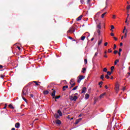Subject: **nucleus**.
<instances>
[{"label": "nucleus", "instance_id": "1", "mask_svg": "<svg viewBox=\"0 0 130 130\" xmlns=\"http://www.w3.org/2000/svg\"><path fill=\"white\" fill-rule=\"evenodd\" d=\"M30 92V89L27 88L26 87H24L22 91L21 96H27Z\"/></svg>", "mask_w": 130, "mask_h": 130}, {"label": "nucleus", "instance_id": "2", "mask_svg": "<svg viewBox=\"0 0 130 130\" xmlns=\"http://www.w3.org/2000/svg\"><path fill=\"white\" fill-rule=\"evenodd\" d=\"M76 31V27L72 26L69 28V30L67 31V33H74Z\"/></svg>", "mask_w": 130, "mask_h": 130}, {"label": "nucleus", "instance_id": "3", "mask_svg": "<svg viewBox=\"0 0 130 130\" xmlns=\"http://www.w3.org/2000/svg\"><path fill=\"white\" fill-rule=\"evenodd\" d=\"M85 79V76L83 75H80L78 77V79L77 80V82L81 83L82 80Z\"/></svg>", "mask_w": 130, "mask_h": 130}, {"label": "nucleus", "instance_id": "4", "mask_svg": "<svg viewBox=\"0 0 130 130\" xmlns=\"http://www.w3.org/2000/svg\"><path fill=\"white\" fill-rule=\"evenodd\" d=\"M70 99L72 101H77V99H78V96L77 95H75L74 96H70Z\"/></svg>", "mask_w": 130, "mask_h": 130}, {"label": "nucleus", "instance_id": "5", "mask_svg": "<svg viewBox=\"0 0 130 130\" xmlns=\"http://www.w3.org/2000/svg\"><path fill=\"white\" fill-rule=\"evenodd\" d=\"M70 85H71V86L70 87V89H72L74 86L76 85V83L74 82V79H71L70 80Z\"/></svg>", "mask_w": 130, "mask_h": 130}, {"label": "nucleus", "instance_id": "6", "mask_svg": "<svg viewBox=\"0 0 130 130\" xmlns=\"http://www.w3.org/2000/svg\"><path fill=\"white\" fill-rule=\"evenodd\" d=\"M115 91L116 93H118V91H119V84L118 83H116L115 84Z\"/></svg>", "mask_w": 130, "mask_h": 130}, {"label": "nucleus", "instance_id": "7", "mask_svg": "<svg viewBox=\"0 0 130 130\" xmlns=\"http://www.w3.org/2000/svg\"><path fill=\"white\" fill-rule=\"evenodd\" d=\"M21 126V124H20L19 122H17L15 124V126L16 128H19L20 126Z\"/></svg>", "mask_w": 130, "mask_h": 130}, {"label": "nucleus", "instance_id": "8", "mask_svg": "<svg viewBox=\"0 0 130 130\" xmlns=\"http://www.w3.org/2000/svg\"><path fill=\"white\" fill-rule=\"evenodd\" d=\"M52 90L53 91L52 93H51V95L52 97H54L55 96V93H56V91L53 90V89H52Z\"/></svg>", "mask_w": 130, "mask_h": 130}, {"label": "nucleus", "instance_id": "9", "mask_svg": "<svg viewBox=\"0 0 130 130\" xmlns=\"http://www.w3.org/2000/svg\"><path fill=\"white\" fill-rule=\"evenodd\" d=\"M82 18H83V15H80L77 18V21H81L82 20Z\"/></svg>", "mask_w": 130, "mask_h": 130}, {"label": "nucleus", "instance_id": "10", "mask_svg": "<svg viewBox=\"0 0 130 130\" xmlns=\"http://www.w3.org/2000/svg\"><path fill=\"white\" fill-rule=\"evenodd\" d=\"M56 124H61V121H60V120H57L56 121Z\"/></svg>", "mask_w": 130, "mask_h": 130}, {"label": "nucleus", "instance_id": "11", "mask_svg": "<svg viewBox=\"0 0 130 130\" xmlns=\"http://www.w3.org/2000/svg\"><path fill=\"white\" fill-rule=\"evenodd\" d=\"M81 120H82V118H79V119L76 120L75 122V124H78V123H79V122H80Z\"/></svg>", "mask_w": 130, "mask_h": 130}, {"label": "nucleus", "instance_id": "12", "mask_svg": "<svg viewBox=\"0 0 130 130\" xmlns=\"http://www.w3.org/2000/svg\"><path fill=\"white\" fill-rule=\"evenodd\" d=\"M68 88H69V86L68 85L64 86L62 87V90L63 91H66V89H68Z\"/></svg>", "mask_w": 130, "mask_h": 130}, {"label": "nucleus", "instance_id": "13", "mask_svg": "<svg viewBox=\"0 0 130 130\" xmlns=\"http://www.w3.org/2000/svg\"><path fill=\"white\" fill-rule=\"evenodd\" d=\"M90 97V95L89 94L86 93L85 95V99H89V98Z\"/></svg>", "mask_w": 130, "mask_h": 130}, {"label": "nucleus", "instance_id": "14", "mask_svg": "<svg viewBox=\"0 0 130 130\" xmlns=\"http://www.w3.org/2000/svg\"><path fill=\"white\" fill-rule=\"evenodd\" d=\"M86 90H87V88H86V87H84L82 89V93H86Z\"/></svg>", "mask_w": 130, "mask_h": 130}, {"label": "nucleus", "instance_id": "15", "mask_svg": "<svg viewBox=\"0 0 130 130\" xmlns=\"http://www.w3.org/2000/svg\"><path fill=\"white\" fill-rule=\"evenodd\" d=\"M97 28H98L100 30L101 29V23L99 22V24L97 25Z\"/></svg>", "mask_w": 130, "mask_h": 130}, {"label": "nucleus", "instance_id": "16", "mask_svg": "<svg viewBox=\"0 0 130 130\" xmlns=\"http://www.w3.org/2000/svg\"><path fill=\"white\" fill-rule=\"evenodd\" d=\"M57 113H58L59 116H62V113L61 112V111L60 110H58L57 111Z\"/></svg>", "mask_w": 130, "mask_h": 130}, {"label": "nucleus", "instance_id": "17", "mask_svg": "<svg viewBox=\"0 0 130 130\" xmlns=\"http://www.w3.org/2000/svg\"><path fill=\"white\" fill-rule=\"evenodd\" d=\"M106 94V93L104 92V93H102V94H101L100 95V98L101 99L102 98H103V97H104V95H105Z\"/></svg>", "mask_w": 130, "mask_h": 130}, {"label": "nucleus", "instance_id": "18", "mask_svg": "<svg viewBox=\"0 0 130 130\" xmlns=\"http://www.w3.org/2000/svg\"><path fill=\"white\" fill-rule=\"evenodd\" d=\"M53 98H54L55 99V101H56V99H59L60 98V95H57L56 96L53 97Z\"/></svg>", "mask_w": 130, "mask_h": 130}, {"label": "nucleus", "instance_id": "19", "mask_svg": "<svg viewBox=\"0 0 130 130\" xmlns=\"http://www.w3.org/2000/svg\"><path fill=\"white\" fill-rule=\"evenodd\" d=\"M32 83H33V82H30L28 83L26 85V86H25V87L26 88V87H29V86H31V85H32Z\"/></svg>", "mask_w": 130, "mask_h": 130}, {"label": "nucleus", "instance_id": "20", "mask_svg": "<svg viewBox=\"0 0 130 130\" xmlns=\"http://www.w3.org/2000/svg\"><path fill=\"white\" fill-rule=\"evenodd\" d=\"M9 108H11V109H15V107H14V106H13V105L12 104H10L9 105Z\"/></svg>", "mask_w": 130, "mask_h": 130}, {"label": "nucleus", "instance_id": "21", "mask_svg": "<svg viewBox=\"0 0 130 130\" xmlns=\"http://www.w3.org/2000/svg\"><path fill=\"white\" fill-rule=\"evenodd\" d=\"M43 93L44 95H47V94H48L49 92L48 91V90H45L43 91Z\"/></svg>", "mask_w": 130, "mask_h": 130}, {"label": "nucleus", "instance_id": "22", "mask_svg": "<svg viewBox=\"0 0 130 130\" xmlns=\"http://www.w3.org/2000/svg\"><path fill=\"white\" fill-rule=\"evenodd\" d=\"M87 69H86V68H82V73H83V74H85V72H86Z\"/></svg>", "mask_w": 130, "mask_h": 130}, {"label": "nucleus", "instance_id": "23", "mask_svg": "<svg viewBox=\"0 0 130 130\" xmlns=\"http://www.w3.org/2000/svg\"><path fill=\"white\" fill-rule=\"evenodd\" d=\"M99 53L98 52V51L95 52V53L94 54V56L93 57V59H94V58H95V57H96V56H97L98 55Z\"/></svg>", "mask_w": 130, "mask_h": 130}, {"label": "nucleus", "instance_id": "24", "mask_svg": "<svg viewBox=\"0 0 130 130\" xmlns=\"http://www.w3.org/2000/svg\"><path fill=\"white\" fill-rule=\"evenodd\" d=\"M54 117H55V118H56V119L59 118V115H58V114H55Z\"/></svg>", "mask_w": 130, "mask_h": 130}, {"label": "nucleus", "instance_id": "25", "mask_svg": "<svg viewBox=\"0 0 130 130\" xmlns=\"http://www.w3.org/2000/svg\"><path fill=\"white\" fill-rule=\"evenodd\" d=\"M119 61V60L118 59H116L115 61H114V65L116 66V64H117V62H118Z\"/></svg>", "mask_w": 130, "mask_h": 130}, {"label": "nucleus", "instance_id": "26", "mask_svg": "<svg viewBox=\"0 0 130 130\" xmlns=\"http://www.w3.org/2000/svg\"><path fill=\"white\" fill-rule=\"evenodd\" d=\"M101 79L102 80V81H104V75L103 74L101 76Z\"/></svg>", "mask_w": 130, "mask_h": 130}, {"label": "nucleus", "instance_id": "27", "mask_svg": "<svg viewBox=\"0 0 130 130\" xmlns=\"http://www.w3.org/2000/svg\"><path fill=\"white\" fill-rule=\"evenodd\" d=\"M101 43H102V39L100 40H99L98 41V45H100V44H101Z\"/></svg>", "mask_w": 130, "mask_h": 130}, {"label": "nucleus", "instance_id": "28", "mask_svg": "<svg viewBox=\"0 0 130 130\" xmlns=\"http://www.w3.org/2000/svg\"><path fill=\"white\" fill-rule=\"evenodd\" d=\"M113 70H114V66H112L111 67V73H113Z\"/></svg>", "mask_w": 130, "mask_h": 130}, {"label": "nucleus", "instance_id": "29", "mask_svg": "<svg viewBox=\"0 0 130 130\" xmlns=\"http://www.w3.org/2000/svg\"><path fill=\"white\" fill-rule=\"evenodd\" d=\"M107 13L105 12L104 13H103L102 16H101V18H102V19H103V18H104V16H105V15H106Z\"/></svg>", "mask_w": 130, "mask_h": 130}, {"label": "nucleus", "instance_id": "30", "mask_svg": "<svg viewBox=\"0 0 130 130\" xmlns=\"http://www.w3.org/2000/svg\"><path fill=\"white\" fill-rule=\"evenodd\" d=\"M113 29H114V26L113 25H111L110 30H111V31H112V32H113V30H112Z\"/></svg>", "mask_w": 130, "mask_h": 130}, {"label": "nucleus", "instance_id": "31", "mask_svg": "<svg viewBox=\"0 0 130 130\" xmlns=\"http://www.w3.org/2000/svg\"><path fill=\"white\" fill-rule=\"evenodd\" d=\"M107 75H108V76H110V75H111V74H112V72H111H111L109 71H108V72H107Z\"/></svg>", "mask_w": 130, "mask_h": 130}, {"label": "nucleus", "instance_id": "32", "mask_svg": "<svg viewBox=\"0 0 130 130\" xmlns=\"http://www.w3.org/2000/svg\"><path fill=\"white\" fill-rule=\"evenodd\" d=\"M78 89V86H75L74 88L72 89V91H75V90H77Z\"/></svg>", "mask_w": 130, "mask_h": 130}, {"label": "nucleus", "instance_id": "33", "mask_svg": "<svg viewBox=\"0 0 130 130\" xmlns=\"http://www.w3.org/2000/svg\"><path fill=\"white\" fill-rule=\"evenodd\" d=\"M97 32L99 34V36H100V35H101L100 29H98Z\"/></svg>", "mask_w": 130, "mask_h": 130}, {"label": "nucleus", "instance_id": "34", "mask_svg": "<svg viewBox=\"0 0 130 130\" xmlns=\"http://www.w3.org/2000/svg\"><path fill=\"white\" fill-rule=\"evenodd\" d=\"M103 72H105V73L107 72V68H104Z\"/></svg>", "mask_w": 130, "mask_h": 130}, {"label": "nucleus", "instance_id": "35", "mask_svg": "<svg viewBox=\"0 0 130 130\" xmlns=\"http://www.w3.org/2000/svg\"><path fill=\"white\" fill-rule=\"evenodd\" d=\"M85 38H86L85 36H82L81 37V40H82V41L85 40Z\"/></svg>", "mask_w": 130, "mask_h": 130}, {"label": "nucleus", "instance_id": "36", "mask_svg": "<svg viewBox=\"0 0 130 130\" xmlns=\"http://www.w3.org/2000/svg\"><path fill=\"white\" fill-rule=\"evenodd\" d=\"M22 99L25 101V102H27V99H26L25 98H24V96H22Z\"/></svg>", "mask_w": 130, "mask_h": 130}, {"label": "nucleus", "instance_id": "37", "mask_svg": "<svg viewBox=\"0 0 130 130\" xmlns=\"http://www.w3.org/2000/svg\"><path fill=\"white\" fill-rule=\"evenodd\" d=\"M32 83H35L36 86H39V84H38L37 81H33Z\"/></svg>", "mask_w": 130, "mask_h": 130}, {"label": "nucleus", "instance_id": "38", "mask_svg": "<svg viewBox=\"0 0 130 130\" xmlns=\"http://www.w3.org/2000/svg\"><path fill=\"white\" fill-rule=\"evenodd\" d=\"M84 62L85 64H87V63H88V60H87V59H85Z\"/></svg>", "mask_w": 130, "mask_h": 130}, {"label": "nucleus", "instance_id": "39", "mask_svg": "<svg viewBox=\"0 0 130 130\" xmlns=\"http://www.w3.org/2000/svg\"><path fill=\"white\" fill-rule=\"evenodd\" d=\"M105 78L106 79H109V76H108V74H107L105 75Z\"/></svg>", "mask_w": 130, "mask_h": 130}, {"label": "nucleus", "instance_id": "40", "mask_svg": "<svg viewBox=\"0 0 130 130\" xmlns=\"http://www.w3.org/2000/svg\"><path fill=\"white\" fill-rule=\"evenodd\" d=\"M5 77H6L5 75H1V78H2V79H4V78H5Z\"/></svg>", "mask_w": 130, "mask_h": 130}, {"label": "nucleus", "instance_id": "41", "mask_svg": "<svg viewBox=\"0 0 130 130\" xmlns=\"http://www.w3.org/2000/svg\"><path fill=\"white\" fill-rule=\"evenodd\" d=\"M125 30H126V27L124 26V29L123 30V33H124V31H125Z\"/></svg>", "mask_w": 130, "mask_h": 130}, {"label": "nucleus", "instance_id": "42", "mask_svg": "<svg viewBox=\"0 0 130 130\" xmlns=\"http://www.w3.org/2000/svg\"><path fill=\"white\" fill-rule=\"evenodd\" d=\"M103 81H101L99 83V85H103Z\"/></svg>", "mask_w": 130, "mask_h": 130}, {"label": "nucleus", "instance_id": "43", "mask_svg": "<svg viewBox=\"0 0 130 130\" xmlns=\"http://www.w3.org/2000/svg\"><path fill=\"white\" fill-rule=\"evenodd\" d=\"M118 52V51H117V50H115L114 51V54H116V53H117Z\"/></svg>", "mask_w": 130, "mask_h": 130}, {"label": "nucleus", "instance_id": "44", "mask_svg": "<svg viewBox=\"0 0 130 130\" xmlns=\"http://www.w3.org/2000/svg\"><path fill=\"white\" fill-rule=\"evenodd\" d=\"M127 30H126V32H125V36H124V38H126V35H127Z\"/></svg>", "mask_w": 130, "mask_h": 130}, {"label": "nucleus", "instance_id": "45", "mask_svg": "<svg viewBox=\"0 0 130 130\" xmlns=\"http://www.w3.org/2000/svg\"><path fill=\"white\" fill-rule=\"evenodd\" d=\"M115 48H116V45L114 44L113 49H114V50L115 49Z\"/></svg>", "mask_w": 130, "mask_h": 130}, {"label": "nucleus", "instance_id": "46", "mask_svg": "<svg viewBox=\"0 0 130 130\" xmlns=\"http://www.w3.org/2000/svg\"><path fill=\"white\" fill-rule=\"evenodd\" d=\"M108 52H109V53L112 52V51L111 50V49H108Z\"/></svg>", "mask_w": 130, "mask_h": 130}, {"label": "nucleus", "instance_id": "47", "mask_svg": "<svg viewBox=\"0 0 130 130\" xmlns=\"http://www.w3.org/2000/svg\"><path fill=\"white\" fill-rule=\"evenodd\" d=\"M127 10H129L130 9V5H128L126 8Z\"/></svg>", "mask_w": 130, "mask_h": 130}, {"label": "nucleus", "instance_id": "48", "mask_svg": "<svg viewBox=\"0 0 130 130\" xmlns=\"http://www.w3.org/2000/svg\"><path fill=\"white\" fill-rule=\"evenodd\" d=\"M7 106H8V105L7 104H6L5 106L4 107V109H6V108H7Z\"/></svg>", "mask_w": 130, "mask_h": 130}, {"label": "nucleus", "instance_id": "49", "mask_svg": "<svg viewBox=\"0 0 130 130\" xmlns=\"http://www.w3.org/2000/svg\"><path fill=\"white\" fill-rule=\"evenodd\" d=\"M110 35H111V36L113 37V36H114V34H113V32H111L110 34Z\"/></svg>", "mask_w": 130, "mask_h": 130}, {"label": "nucleus", "instance_id": "50", "mask_svg": "<svg viewBox=\"0 0 130 130\" xmlns=\"http://www.w3.org/2000/svg\"><path fill=\"white\" fill-rule=\"evenodd\" d=\"M108 44V43L106 42V43H105L104 45H105V46H107Z\"/></svg>", "mask_w": 130, "mask_h": 130}, {"label": "nucleus", "instance_id": "51", "mask_svg": "<svg viewBox=\"0 0 130 130\" xmlns=\"http://www.w3.org/2000/svg\"><path fill=\"white\" fill-rule=\"evenodd\" d=\"M122 51V49L121 48L119 49V52H121Z\"/></svg>", "mask_w": 130, "mask_h": 130}, {"label": "nucleus", "instance_id": "52", "mask_svg": "<svg viewBox=\"0 0 130 130\" xmlns=\"http://www.w3.org/2000/svg\"><path fill=\"white\" fill-rule=\"evenodd\" d=\"M30 97H31V98H33V97H34V95H33V94H30Z\"/></svg>", "mask_w": 130, "mask_h": 130}, {"label": "nucleus", "instance_id": "53", "mask_svg": "<svg viewBox=\"0 0 130 130\" xmlns=\"http://www.w3.org/2000/svg\"><path fill=\"white\" fill-rule=\"evenodd\" d=\"M91 0H87V4H89L90 3Z\"/></svg>", "mask_w": 130, "mask_h": 130}, {"label": "nucleus", "instance_id": "54", "mask_svg": "<svg viewBox=\"0 0 130 130\" xmlns=\"http://www.w3.org/2000/svg\"><path fill=\"white\" fill-rule=\"evenodd\" d=\"M113 38H114L115 41H116L117 40V38H116V37H114Z\"/></svg>", "mask_w": 130, "mask_h": 130}, {"label": "nucleus", "instance_id": "55", "mask_svg": "<svg viewBox=\"0 0 130 130\" xmlns=\"http://www.w3.org/2000/svg\"><path fill=\"white\" fill-rule=\"evenodd\" d=\"M105 89H108V86H107V85H105Z\"/></svg>", "mask_w": 130, "mask_h": 130}, {"label": "nucleus", "instance_id": "56", "mask_svg": "<svg viewBox=\"0 0 130 130\" xmlns=\"http://www.w3.org/2000/svg\"><path fill=\"white\" fill-rule=\"evenodd\" d=\"M3 68H4V67L3 66V65H0V69H3Z\"/></svg>", "mask_w": 130, "mask_h": 130}, {"label": "nucleus", "instance_id": "57", "mask_svg": "<svg viewBox=\"0 0 130 130\" xmlns=\"http://www.w3.org/2000/svg\"><path fill=\"white\" fill-rule=\"evenodd\" d=\"M17 48L19 49V50H21V48H20L19 46H18V47H17Z\"/></svg>", "mask_w": 130, "mask_h": 130}, {"label": "nucleus", "instance_id": "58", "mask_svg": "<svg viewBox=\"0 0 130 130\" xmlns=\"http://www.w3.org/2000/svg\"><path fill=\"white\" fill-rule=\"evenodd\" d=\"M112 18L113 19H115V15H113Z\"/></svg>", "mask_w": 130, "mask_h": 130}, {"label": "nucleus", "instance_id": "59", "mask_svg": "<svg viewBox=\"0 0 130 130\" xmlns=\"http://www.w3.org/2000/svg\"><path fill=\"white\" fill-rule=\"evenodd\" d=\"M69 39H71V40H73V38L71 37H69Z\"/></svg>", "mask_w": 130, "mask_h": 130}, {"label": "nucleus", "instance_id": "60", "mask_svg": "<svg viewBox=\"0 0 130 130\" xmlns=\"http://www.w3.org/2000/svg\"><path fill=\"white\" fill-rule=\"evenodd\" d=\"M122 45H123L122 43H120V46H122Z\"/></svg>", "mask_w": 130, "mask_h": 130}, {"label": "nucleus", "instance_id": "61", "mask_svg": "<svg viewBox=\"0 0 130 130\" xmlns=\"http://www.w3.org/2000/svg\"><path fill=\"white\" fill-rule=\"evenodd\" d=\"M118 55H119V56H120V55H121L120 52H118Z\"/></svg>", "mask_w": 130, "mask_h": 130}, {"label": "nucleus", "instance_id": "62", "mask_svg": "<svg viewBox=\"0 0 130 130\" xmlns=\"http://www.w3.org/2000/svg\"><path fill=\"white\" fill-rule=\"evenodd\" d=\"M104 57H106V58H107V55H105L104 56Z\"/></svg>", "mask_w": 130, "mask_h": 130}, {"label": "nucleus", "instance_id": "63", "mask_svg": "<svg viewBox=\"0 0 130 130\" xmlns=\"http://www.w3.org/2000/svg\"><path fill=\"white\" fill-rule=\"evenodd\" d=\"M11 130H16V128H12L11 129Z\"/></svg>", "mask_w": 130, "mask_h": 130}, {"label": "nucleus", "instance_id": "64", "mask_svg": "<svg viewBox=\"0 0 130 130\" xmlns=\"http://www.w3.org/2000/svg\"><path fill=\"white\" fill-rule=\"evenodd\" d=\"M93 40H94V38H92L91 39V41H93Z\"/></svg>", "mask_w": 130, "mask_h": 130}]
</instances>
